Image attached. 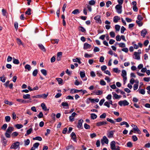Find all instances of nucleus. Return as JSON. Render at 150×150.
<instances>
[{
  "label": "nucleus",
  "mask_w": 150,
  "mask_h": 150,
  "mask_svg": "<svg viewBox=\"0 0 150 150\" xmlns=\"http://www.w3.org/2000/svg\"><path fill=\"white\" fill-rule=\"evenodd\" d=\"M114 131H111L109 132L107 136L109 138H111L113 137Z\"/></svg>",
  "instance_id": "ddd939ff"
},
{
  "label": "nucleus",
  "mask_w": 150,
  "mask_h": 150,
  "mask_svg": "<svg viewBox=\"0 0 150 150\" xmlns=\"http://www.w3.org/2000/svg\"><path fill=\"white\" fill-rule=\"evenodd\" d=\"M112 94L113 95V98L114 99H119L122 97L121 96L118 95L114 92H112Z\"/></svg>",
  "instance_id": "1a4fd4ad"
},
{
  "label": "nucleus",
  "mask_w": 150,
  "mask_h": 150,
  "mask_svg": "<svg viewBox=\"0 0 150 150\" xmlns=\"http://www.w3.org/2000/svg\"><path fill=\"white\" fill-rule=\"evenodd\" d=\"M89 5L87 6L88 9H91V6L94 5V0H91L89 2Z\"/></svg>",
  "instance_id": "9d476101"
},
{
  "label": "nucleus",
  "mask_w": 150,
  "mask_h": 150,
  "mask_svg": "<svg viewBox=\"0 0 150 150\" xmlns=\"http://www.w3.org/2000/svg\"><path fill=\"white\" fill-rule=\"evenodd\" d=\"M41 73L45 76L47 75V71L46 70L44 69H42L41 70Z\"/></svg>",
  "instance_id": "cd10ccee"
},
{
  "label": "nucleus",
  "mask_w": 150,
  "mask_h": 150,
  "mask_svg": "<svg viewBox=\"0 0 150 150\" xmlns=\"http://www.w3.org/2000/svg\"><path fill=\"white\" fill-rule=\"evenodd\" d=\"M39 145V143H35L33 145V146L32 147H33L34 149L37 148Z\"/></svg>",
  "instance_id": "c9c22d12"
},
{
  "label": "nucleus",
  "mask_w": 150,
  "mask_h": 150,
  "mask_svg": "<svg viewBox=\"0 0 150 150\" xmlns=\"http://www.w3.org/2000/svg\"><path fill=\"white\" fill-rule=\"evenodd\" d=\"M132 139L134 142L138 140V138L136 135L132 136Z\"/></svg>",
  "instance_id": "864d4df0"
},
{
  "label": "nucleus",
  "mask_w": 150,
  "mask_h": 150,
  "mask_svg": "<svg viewBox=\"0 0 150 150\" xmlns=\"http://www.w3.org/2000/svg\"><path fill=\"white\" fill-rule=\"evenodd\" d=\"M25 69H28V71H30L31 69V67L30 65L29 64H26L25 66Z\"/></svg>",
  "instance_id": "e433bc0d"
},
{
  "label": "nucleus",
  "mask_w": 150,
  "mask_h": 150,
  "mask_svg": "<svg viewBox=\"0 0 150 150\" xmlns=\"http://www.w3.org/2000/svg\"><path fill=\"white\" fill-rule=\"evenodd\" d=\"M82 91V90H78L76 89H71V92L72 93H75L80 91Z\"/></svg>",
  "instance_id": "2f4dec72"
},
{
  "label": "nucleus",
  "mask_w": 150,
  "mask_h": 150,
  "mask_svg": "<svg viewBox=\"0 0 150 150\" xmlns=\"http://www.w3.org/2000/svg\"><path fill=\"white\" fill-rule=\"evenodd\" d=\"M100 83L102 86L105 85L106 84L105 82L103 80H101L100 81Z\"/></svg>",
  "instance_id": "5fc2aeb1"
},
{
  "label": "nucleus",
  "mask_w": 150,
  "mask_h": 150,
  "mask_svg": "<svg viewBox=\"0 0 150 150\" xmlns=\"http://www.w3.org/2000/svg\"><path fill=\"white\" fill-rule=\"evenodd\" d=\"M122 77L126 76L127 75V73L126 71L125 70H122Z\"/></svg>",
  "instance_id": "7c9ffc66"
},
{
  "label": "nucleus",
  "mask_w": 150,
  "mask_h": 150,
  "mask_svg": "<svg viewBox=\"0 0 150 150\" xmlns=\"http://www.w3.org/2000/svg\"><path fill=\"white\" fill-rule=\"evenodd\" d=\"M113 71L116 73H119L120 71V70H119L118 69V68H114L113 69Z\"/></svg>",
  "instance_id": "8fccbe9b"
},
{
  "label": "nucleus",
  "mask_w": 150,
  "mask_h": 150,
  "mask_svg": "<svg viewBox=\"0 0 150 150\" xmlns=\"http://www.w3.org/2000/svg\"><path fill=\"white\" fill-rule=\"evenodd\" d=\"M79 29L82 32H84L86 31L85 29L82 27H80Z\"/></svg>",
  "instance_id": "0e129e2a"
},
{
  "label": "nucleus",
  "mask_w": 150,
  "mask_h": 150,
  "mask_svg": "<svg viewBox=\"0 0 150 150\" xmlns=\"http://www.w3.org/2000/svg\"><path fill=\"white\" fill-rule=\"evenodd\" d=\"M32 130V129L31 128H30L29 129L27 130L26 133L25 134V136H27L28 135L30 134Z\"/></svg>",
  "instance_id": "a878e982"
},
{
  "label": "nucleus",
  "mask_w": 150,
  "mask_h": 150,
  "mask_svg": "<svg viewBox=\"0 0 150 150\" xmlns=\"http://www.w3.org/2000/svg\"><path fill=\"white\" fill-rule=\"evenodd\" d=\"M122 50L126 53H127L128 51V48L127 47H125L124 48H122Z\"/></svg>",
  "instance_id": "680f3d73"
},
{
  "label": "nucleus",
  "mask_w": 150,
  "mask_h": 150,
  "mask_svg": "<svg viewBox=\"0 0 150 150\" xmlns=\"http://www.w3.org/2000/svg\"><path fill=\"white\" fill-rule=\"evenodd\" d=\"M100 18V16L99 15L97 16L94 17V19L96 21V23L100 24L102 22Z\"/></svg>",
  "instance_id": "0eeeda50"
},
{
  "label": "nucleus",
  "mask_w": 150,
  "mask_h": 150,
  "mask_svg": "<svg viewBox=\"0 0 150 150\" xmlns=\"http://www.w3.org/2000/svg\"><path fill=\"white\" fill-rule=\"evenodd\" d=\"M120 26L118 25H115V29L117 31H119L120 28Z\"/></svg>",
  "instance_id": "a19ab883"
},
{
  "label": "nucleus",
  "mask_w": 150,
  "mask_h": 150,
  "mask_svg": "<svg viewBox=\"0 0 150 150\" xmlns=\"http://www.w3.org/2000/svg\"><path fill=\"white\" fill-rule=\"evenodd\" d=\"M101 142L102 145H103L105 143L108 144V139L106 136H104L101 139Z\"/></svg>",
  "instance_id": "20e7f679"
},
{
  "label": "nucleus",
  "mask_w": 150,
  "mask_h": 150,
  "mask_svg": "<svg viewBox=\"0 0 150 150\" xmlns=\"http://www.w3.org/2000/svg\"><path fill=\"white\" fill-rule=\"evenodd\" d=\"M38 46L40 49L44 52L45 51V49L44 47L41 44H39L38 45Z\"/></svg>",
  "instance_id": "4be33fe9"
},
{
  "label": "nucleus",
  "mask_w": 150,
  "mask_h": 150,
  "mask_svg": "<svg viewBox=\"0 0 150 150\" xmlns=\"http://www.w3.org/2000/svg\"><path fill=\"white\" fill-rule=\"evenodd\" d=\"M77 114L75 112H73L71 115L69 117V121L70 122H72L74 120V117L76 115H77Z\"/></svg>",
  "instance_id": "6e6552de"
},
{
  "label": "nucleus",
  "mask_w": 150,
  "mask_h": 150,
  "mask_svg": "<svg viewBox=\"0 0 150 150\" xmlns=\"http://www.w3.org/2000/svg\"><path fill=\"white\" fill-rule=\"evenodd\" d=\"M56 80L58 81L59 84H61L62 83L63 80L62 79L60 78H57Z\"/></svg>",
  "instance_id": "473e14b6"
},
{
  "label": "nucleus",
  "mask_w": 150,
  "mask_h": 150,
  "mask_svg": "<svg viewBox=\"0 0 150 150\" xmlns=\"http://www.w3.org/2000/svg\"><path fill=\"white\" fill-rule=\"evenodd\" d=\"M17 101L20 102L21 103H28V101H27L21 99H16Z\"/></svg>",
  "instance_id": "aec40b11"
},
{
  "label": "nucleus",
  "mask_w": 150,
  "mask_h": 150,
  "mask_svg": "<svg viewBox=\"0 0 150 150\" xmlns=\"http://www.w3.org/2000/svg\"><path fill=\"white\" fill-rule=\"evenodd\" d=\"M131 126L133 128V129L134 133H135V132H137L138 134H140L141 133V131L136 125L133 124Z\"/></svg>",
  "instance_id": "39448f33"
},
{
  "label": "nucleus",
  "mask_w": 150,
  "mask_h": 150,
  "mask_svg": "<svg viewBox=\"0 0 150 150\" xmlns=\"http://www.w3.org/2000/svg\"><path fill=\"white\" fill-rule=\"evenodd\" d=\"M33 140H38L39 141H41L42 140L41 137H36L35 138H33Z\"/></svg>",
  "instance_id": "ea45409f"
},
{
  "label": "nucleus",
  "mask_w": 150,
  "mask_h": 150,
  "mask_svg": "<svg viewBox=\"0 0 150 150\" xmlns=\"http://www.w3.org/2000/svg\"><path fill=\"white\" fill-rule=\"evenodd\" d=\"M110 37L112 38H114L115 37V34L113 31H111L110 33Z\"/></svg>",
  "instance_id": "c03bdc74"
},
{
  "label": "nucleus",
  "mask_w": 150,
  "mask_h": 150,
  "mask_svg": "<svg viewBox=\"0 0 150 150\" xmlns=\"http://www.w3.org/2000/svg\"><path fill=\"white\" fill-rule=\"evenodd\" d=\"M105 100L104 99H103L100 100L99 103V105L100 106H101L103 104V103L104 102Z\"/></svg>",
  "instance_id": "bf43d9fd"
},
{
  "label": "nucleus",
  "mask_w": 150,
  "mask_h": 150,
  "mask_svg": "<svg viewBox=\"0 0 150 150\" xmlns=\"http://www.w3.org/2000/svg\"><path fill=\"white\" fill-rule=\"evenodd\" d=\"M107 120L108 121L110 122L112 124H114L115 123V121L113 120H112L111 119H110L109 118H107Z\"/></svg>",
  "instance_id": "de8ad7c7"
},
{
  "label": "nucleus",
  "mask_w": 150,
  "mask_h": 150,
  "mask_svg": "<svg viewBox=\"0 0 150 150\" xmlns=\"http://www.w3.org/2000/svg\"><path fill=\"white\" fill-rule=\"evenodd\" d=\"M120 18L117 16H115L113 18V22L115 23H117L119 20H120Z\"/></svg>",
  "instance_id": "412c9836"
},
{
  "label": "nucleus",
  "mask_w": 150,
  "mask_h": 150,
  "mask_svg": "<svg viewBox=\"0 0 150 150\" xmlns=\"http://www.w3.org/2000/svg\"><path fill=\"white\" fill-rule=\"evenodd\" d=\"M119 46L120 47L122 48H124L125 47L126 45L125 43L122 42L118 44Z\"/></svg>",
  "instance_id": "c756f323"
},
{
  "label": "nucleus",
  "mask_w": 150,
  "mask_h": 150,
  "mask_svg": "<svg viewBox=\"0 0 150 150\" xmlns=\"http://www.w3.org/2000/svg\"><path fill=\"white\" fill-rule=\"evenodd\" d=\"M141 21H136V22L138 24L139 26L140 27L142 25V23L141 22Z\"/></svg>",
  "instance_id": "3c124183"
},
{
  "label": "nucleus",
  "mask_w": 150,
  "mask_h": 150,
  "mask_svg": "<svg viewBox=\"0 0 150 150\" xmlns=\"http://www.w3.org/2000/svg\"><path fill=\"white\" fill-rule=\"evenodd\" d=\"M107 124L106 121L100 122L97 123L96 125L98 126H99L101 125H105Z\"/></svg>",
  "instance_id": "f3484780"
},
{
  "label": "nucleus",
  "mask_w": 150,
  "mask_h": 150,
  "mask_svg": "<svg viewBox=\"0 0 150 150\" xmlns=\"http://www.w3.org/2000/svg\"><path fill=\"white\" fill-rule=\"evenodd\" d=\"M48 96V94H44L42 95L40 94L36 96H32V98H42L45 99Z\"/></svg>",
  "instance_id": "f03ea898"
},
{
  "label": "nucleus",
  "mask_w": 150,
  "mask_h": 150,
  "mask_svg": "<svg viewBox=\"0 0 150 150\" xmlns=\"http://www.w3.org/2000/svg\"><path fill=\"white\" fill-rule=\"evenodd\" d=\"M16 40L17 41V42L18 43V45H23V44L22 42H21V40L19 39L18 38H17L16 39Z\"/></svg>",
  "instance_id": "49530a36"
},
{
  "label": "nucleus",
  "mask_w": 150,
  "mask_h": 150,
  "mask_svg": "<svg viewBox=\"0 0 150 150\" xmlns=\"http://www.w3.org/2000/svg\"><path fill=\"white\" fill-rule=\"evenodd\" d=\"M118 103V104L121 106L122 105L124 106L128 105L129 104V103L126 100H120L119 102Z\"/></svg>",
  "instance_id": "7ed1b4c3"
},
{
  "label": "nucleus",
  "mask_w": 150,
  "mask_h": 150,
  "mask_svg": "<svg viewBox=\"0 0 150 150\" xmlns=\"http://www.w3.org/2000/svg\"><path fill=\"white\" fill-rule=\"evenodd\" d=\"M122 5H120V4L117 5L115 7V9H122Z\"/></svg>",
  "instance_id": "bb28decb"
},
{
  "label": "nucleus",
  "mask_w": 150,
  "mask_h": 150,
  "mask_svg": "<svg viewBox=\"0 0 150 150\" xmlns=\"http://www.w3.org/2000/svg\"><path fill=\"white\" fill-rule=\"evenodd\" d=\"M2 12L3 15L4 16H6L7 15V13L6 11V10H2Z\"/></svg>",
  "instance_id": "69168bd1"
},
{
  "label": "nucleus",
  "mask_w": 150,
  "mask_h": 150,
  "mask_svg": "<svg viewBox=\"0 0 150 150\" xmlns=\"http://www.w3.org/2000/svg\"><path fill=\"white\" fill-rule=\"evenodd\" d=\"M147 33V31L145 29H143L141 32V35L143 38L145 37Z\"/></svg>",
  "instance_id": "9b49d317"
},
{
  "label": "nucleus",
  "mask_w": 150,
  "mask_h": 150,
  "mask_svg": "<svg viewBox=\"0 0 150 150\" xmlns=\"http://www.w3.org/2000/svg\"><path fill=\"white\" fill-rule=\"evenodd\" d=\"M38 73V70L37 69H35L33 72V75L34 76H36Z\"/></svg>",
  "instance_id": "4c0bfd02"
},
{
  "label": "nucleus",
  "mask_w": 150,
  "mask_h": 150,
  "mask_svg": "<svg viewBox=\"0 0 150 150\" xmlns=\"http://www.w3.org/2000/svg\"><path fill=\"white\" fill-rule=\"evenodd\" d=\"M79 74L81 78H84L85 76V73L84 72L80 71Z\"/></svg>",
  "instance_id": "f704fd0d"
},
{
  "label": "nucleus",
  "mask_w": 150,
  "mask_h": 150,
  "mask_svg": "<svg viewBox=\"0 0 150 150\" xmlns=\"http://www.w3.org/2000/svg\"><path fill=\"white\" fill-rule=\"evenodd\" d=\"M116 40L117 41H120L121 40V38L120 36L119 35H118L116 36Z\"/></svg>",
  "instance_id": "603ef678"
},
{
  "label": "nucleus",
  "mask_w": 150,
  "mask_h": 150,
  "mask_svg": "<svg viewBox=\"0 0 150 150\" xmlns=\"http://www.w3.org/2000/svg\"><path fill=\"white\" fill-rule=\"evenodd\" d=\"M144 80L145 81L149 82L150 80V77H144Z\"/></svg>",
  "instance_id": "338daca9"
},
{
  "label": "nucleus",
  "mask_w": 150,
  "mask_h": 150,
  "mask_svg": "<svg viewBox=\"0 0 150 150\" xmlns=\"http://www.w3.org/2000/svg\"><path fill=\"white\" fill-rule=\"evenodd\" d=\"M139 53L137 52H134V54L135 56L134 59H136L139 60L140 59V57Z\"/></svg>",
  "instance_id": "2eb2a0df"
},
{
  "label": "nucleus",
  "mask_w": 150,
  "mask_h": 150,
  "mask_svg": "<svg viewBox=\"0 0 150 150\" xmlns=\"http://www.w3.org/2000/svg\"><path fill=\"white\" fill-rule=\"evenodd\" d=\"M67 150H73L75 149L74 147L72 145H69L66 147Z\"/></svg>",
  "instance_id": "5701e85b"
},
{
  "label": "nucleus",
  "mask_w": 150,
  "mask_h": 150,
  "mask_svg": "<svg viewBox=\"0 0 150 150\" xmlns=\"http://www.w3.org/2000/svg\"><path fill=\"white\" fill-rule=\"evenodd\" d=\"M13 63L15 64H18L19 63V61L18 60L14 58H13Z\"/></svg>",
  "instance_id": "393cba45"
},
{
  "label": "nucleus",
  "mask_w": 150,
  "mask_h": 150,
  "mask_svg": "<svg viewBox=\"0 0 150 150\" xmlns=\"http://www.w3.org/2000/svg\"><path fill=\"white\" fill-rule=\"evenodd\" d=\"M71 139L75 142H77V140H76V136L74 132H72L71 133Z\"/></svg>",
  "instance_id": "4468645a"
},
{
  "label": "nucleus",
  "mask_w": 150,
  "mask_h": 150,
  "mask_svg": "<svg viewBox=\"0 0 150 150\" xmlns=\"http://www.w3.org/2000/svg\"><path fill=\"white\" fill-rule=\"evenodd\" d=\"M110 149L112 150H114L115 149L116 146H115V141H112L110 143Z\"/></svg>",
  "instance_id": "f8f14e48"
},
{
  "label": "nucleus",
  "mask_w": 150,
  "mask_h": 150,
  "mask_svg": "<svg viewBox=\"0 0 150 150\" xmlns=\"http://www.w3.org/2000/svg\"><path fill=\"white\" fill-rule=\"evenodd\" d=\"M94 93H95V94L97 95H99L102 94L103 92L101 91L98 90L96 91V92H94Z\"/></svg>",
  "instance_id": "72a5a7b5"
},
{
  "label": "nucleus",
  "mask_w": 150,
  "mask_h": 150,
  "mask_svg": "<svg viewBox=\"0 0 150 150\" xmlns=\"http://www.w3.org/2000/svg\"><path fill=\"white\" fill-rule=\"evenodd\" d=\"M41 106L42 109L45 111H48L49 110V109L47 108V107L44 103H42L41 104Z\"/></svg>",
  "instance_id": "6ab92c4d"
},
{
  "label": "nucleus",
  "mask_w": 150,
  "mask_h": 150,
  "mask_svg": "<svg viewBox=\"0 0 150 150\" xmlns=\"http://www.w3.org/2000/svg\"><path fill=\"white\" fill-rule=\"evenodd\" d=\"M23 98L25 99H29L30 100H31V99L30 98V95L29 94H28L23 95Z\"/></svg>",
  "instance_id": "b1692460"
},
{
  "label": "nucleus",
  "mask_w": 150,
  "mask_h": 150,
  "mask_svg": "<svg viewBox=\"0 0 150 150\" xmlns=\"http://www.w3.org/2000/svg\"><path fill=\"white\" fill-rule=\"evenodd\" d=\"M24 145L25 146L28 145L30 143V140L28 139L24 141Z\"/></svg>",
  "instance_id": "37998d69"
},
{
  "label": "nucleus",
  "mask_w": 150,
  "mask_h": 150,
  "mask_svg": "<svg viewBox=\"0 0 150 150\" xmlns=\"http://www.w3.org/2000/svg\"><path fill=\"white\" fill-rule=\"evenodd\" d=\"M135 42H133L132 43V44L134 46V48L135 49H137L139 48V46L135 43Z\"/></svg>",
  "instance_id": "c85d7f7f"
},
{
  "label": "nucleus",
  "mask_w": 150,
  "mask_h": 150,
  "mask_svg": "<svg viewBox=\"0 0 150 150\" xmlns=\"http://www.w3.org/2000/svg\"><path fill=\"white\" fill-rule=\"evenodd\" d=\"M91 47V45L87 43H85L83 45V49L84 50H86L88 49H90Z\"/></svg>",
  "instance_id": "dca6fc26"
},
{
  "label": "nucleus",
  "mask_w": 150,
  "mask_h": 150,
  "mask_svg": "<svg viewBox=\"0 0 150 150\" xmlns=\"http://www.w3.org/2000/svg\"><path fill=\"white\" fill-rule=\"evenodd\" d=\"M7 125L6 124H4L1 127V129L3 130H5L7 128Z\"/></svg>",
  "instance_id": "6e6d98bb"
},
{
  "label": "nucleus",
  "mask_w": 150,
  "mask_h": 150,
  "mask_svg": "<svg viewBox=\"0 0 150 150\" xmlns=\"http://www.w3.org/2000/svg\"><path fill=\"white\" fill-rule=\"evenodd\" d=\"M112 4V2L110 1H108L106 3V6L107 7H108L110 5Z\"/></svg>",
  "instance_id": "e2e57ef3"
},
{
  "label": "nucleus",
  "mask_w": 150,
  "mask_h": 150,
  "mask_svg": "<svg viewBox=\"0 0 150 150\" xmlns=\"http://www.w3.org/2000/svg\"><path fill=\"white\" fill-rule=\"evenodd\" d=\"M106 116V113H103L100 116V118H105Z\"/></svg>",
  "instance_id": "052dcab7"
},
{
  "label": "nucleus",
  "mask_w": 150,
  "mask_h": 150,
  "mask_svg": "<svg viewBox=\"0 0 150 150\" xmlns=\"http://www.w3.org/2000/svg\"><path fill=\"white\" fill-rule=\"evenodd\" d=\"M83 122V120L81 119L80 120H79L77 125V127L78 128H81L82 125V123Z\"/></svg>",
  "instance_id": "a211bd4d"
},
{
  "label": "nucleus",
  "mask_w": 150,
  "mask_h": 150,
  "mask_svg": "<svg viewBox=\"0 0 150 150\" xmlns=\"http://www.w3.org/2000/svg\"><path fill=\"white\" fill-rule=\"evenodd\" d=\"M13 129L14 128L13 127H8V128H7L6 131V132L5 134V136L7 138H10V134L11 133L12 131L13 130Z\"/></svg>",
  "instance_id": "f257e3e1"
},
{
  "label": "nucleus",
  "mask_w": 150,
  "mask_h": 150,
  "mask_svg": "<svg viewBox=\"0 0 150 150\" xmlns=\"http://www.w3.org/2000/svg\"><path fill=\"white\" fill-rule=\"evenodd\" d=\"M19 142H17L12 144V145L10 147L11 149H17L19 146Z\"/></svg>",
  "instance_id": "423d86ee"
},
{
  "label": "nucleus",
  "mask_w": 150,
  "mask_h": 150,
  "mask_svg": "<svg viewBox=\"0 0 150 150\" xmlns=\"http://www.w3.org/2000/svg\"><path fill=\"white\" fill-rule=\"evenodd\" d=\"M11 117L9 116H6L5 117V120L6 122H9L10 121Z\"/></svg>",
  "instance_id": "79ce46f5"
},
{
  "label": "nucleus",
  "mask_w": 150,
  "mask_h": 150,
  "mask_svg": "<svg viewBox=\"0 0 150 150\" xmlns=\"http://www.w3.org/2000/svg\"><path fill=\"white\" fill-rule=\"evenodd\" d=\"M79 10H74L72 11V13L74 14H77L79 13Z\"/></svg>",
  "instance_id": "4d7b16f0"
},
{
  "label": "nucleus",
  "mask_w": 150,
  "mask_h": 150,
  "mask_svg": "<svg viewBox=\"0 0 150 150\" xmlns=\"http://www.w3.org/2000/svg\"><path fill=\"white\" fill-rule=\"evenodd\" d=\"M59 41V39H55V40H52V42L53 43V44H55V43H57L58 42V41Z\"/></svg>",
  "instance_id": "13d9d810"
},
{
  "label": "nucleus",
  "mask_w": 150,
  "mask_h": 150,
  "mask_svg": "<svg viewBox=\"0 0 150 150\" xmlns=\"http://www.w3.org/2000/svg\"><path fill=\"white\" fill-rule=\"evenodd\" d=\"M4 103L8 105H11L13 104L12 102L9 101L8 100H5Z\"/></svg>",
  "instance_id": "a18cd8bd"
},
{
  "label": "nucleus",
  "mask_w": 150,
  "mask_h": 150,
  "mask_svg": "<svg viewBox=\"0 0 150 150\" xmlns=\"http://www.w3.org/2000/svg\"><path fill=\"white\" fill-rule=\"evenodd\" d=\"M139 92L140 94L144 95L145 94V91L144 89H140V90H139Z\"/></svg>",
  "instance_id": "58836bf2"
},
{
  "label": "nucleus",
  "mask_w": 150,
  "mask_h": 150,
  "mask_svg": "<svg viewBox=\"0 0 150 150\" xmlns=\"http://www.w3.org/2000/svg\"><path fill=\"white\" fill-rule=\"evenodd\" d=\"M106 36L105 35H101L99 37V38L102 40H103L105 38Z\"/></svg>",
  "instance_id": "774afa93"
},
{
  "label": "nucleus",
  "mask_w": 150,
  "mask_h": 150,
  "mask_svg": "<svg viewBox=\"0 0 150 150\" xmlns=\"http://www.w3.org/2000/svg\"><path fill=\"white\" fill-rule=\"evenodd\" d=\"M15 126L17 129H19L22 128L23 127V125L21 124H17Z\"/></svg>",
  "instance_id": "09e8293b"
}]
</instances>
